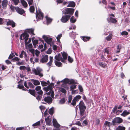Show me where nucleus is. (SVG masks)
<instances>
[{
    "mask_svg": "<svg viewBox=\"0 0 130 130\" xmlns=\"http://www.w3.org/2000/svg\"><path fill=\"white\" fill-rule=\"evenodd\" d=\"M74 10L72 8H67L63 11V13L65 15L69 14V15H72L74 12Z\"/></svg>",
    "mask_w": 130,
    "mask_h": 130,
    "instance_id": "obj_3",
    "label": "nucleus"
},
{
    "mask_svg": "<svg viewBox=\"0 0 130 130\" xmlns=\"http://www.w3.org/2000/svg\"><path fill=\"white\" fill-rule=\"evenodd\" d=\"M53 123L54 126L55 127L58 128L60 126V125L57 123L56 119H53Z\"/></svg>",
    "mask_w": 130,
    "mask_h": 130,
    "instance_id": "obj_13",
    "label": "nucleus"
},
{
    "mask_svg": "<svg viewBox=\"0 0 130 130\" xmlns=\"http://www.w3.org/2000/svg\"><path fill=\"white\" fill-rule=\"evenodd\" d=\"M29 10L31 12H34L35 10V7L34 6H30L29 8Z\"/></svg>",
    "mask_w": 130,
    "mask_h": 130,
    "instance_id": "obj_35",
    "label": "nucleus"
},
{
    "mask_svg": "<svg viewBox=\"0 0 130 130\" xmlns=\"http://www.w3.org/2000/svg\"><path fill=\"white\" fill-rule=\"evenodd\" d=\"M117 106L115 105L114 108L113 109L112 112L113 113H115L116 111H117Z\"/></svg>",
    "mask_w": 130,
    "mask_h": 130,
    "instance_id": "obj_56",
    "label": "nucleus"
},
{
    "mask_svg": "<svg viewBox=\"0 0 130 130\" xmlns=\"http://www.w3.org/2000/svg\"><path fill=\"white\" fill-rule=\"evenodd\" d=\"M18 88L20 89H22L23 88H24V87L23 85L19 84L18 86Z\"/></svg>",
    "mask_w": 130,
    "mask_h": 130,
    "instance_id": "obj_57",
    "label": "nucleus"
},
{
    "mask_svg": "<svg viewBox=\"0 0 130 130\" xmlns=\"http://www.w3.org/2000/svg\"><path fill=\"white\" fill-rule=\"evenodd\" d=\"M65 102V98H63L60 100L59 103L61 104H62L64 103Z\"/></svg>",
    "mask_w": 130,
    "mask_h": 130,
    "instance_id": "obj_43",
    "label": "nucleus"
},
{
    "mask_svg": "<svg viewBox=\"0 0 130 130\" xmlns=\"http://www.w3.org/2000/svg\"><path fill=\"white\" fill-rule=\"evenodd\" d=\"M28 92L34 97H36V91L34 90L29 89Z\"/></svg>",
    "mask_w": 130,
    "mask_h": 130,
    "instance_id": "obj_16",
    "label": "nucleus"
},
{
    "mask_svg": "<svg viewBox=\"0 0 130 130\" xmlns=\"http://www.w3.org/2000/svg\"><path fill=\"white\" fill-rule=\"evenodd\" d=\"M39 11V14H40L41 17H42V19H43V18L44 17L43 13L42 12H41V10L40 9H39L38 10Z\"/></svg>",
    "mask_w": 130,
    "mask_h": 130,
    "instance_id": "obj_46",
    "label": "nucleus"
},
{
    "mask_svg": "<svg viewBox=\"0 0 130 130\" xmlns=\"http://www.w3.org/2000/svg\"><path fill=\"white\" fill-rule=\"evenodd\" d=\"M36 12L37 13L36 14V17L37 19L38 18V19H42V17H41V16L40 15V14H39L38 12V10H37V8H36Z\"/></svg>",
    "mask_w": 130,
    "mask_h": 130,
    "instance_id": "obj_25",
    "label": "nucleus"
},
{
    "mask_svg": "<svg viewBox=\"0 0 130 130\" xmlns=\"http://www.w3.org/2000/svg\"><path fill=\"white\" fill-rule=\"evenodd\" d=\"M60 91L64 93H66L67 92V91L66 89L63 88H61L60 89Z\"/></svg>",
    "mask_w": 130,
    "mask_h": 130,
    "instance_id": "obj_53",
    "label": "nucleus"
},
{
    "mask_svg": "<svg viewBox=\"0 0 130 130\" xmlns=\"http://www.w3.org/2000/svg\"><path fill=\"white\" fill-rule=\"evenodd\" d=\"M14 5H16L18 4L19 2V0H12Z\"/></svg>",
    "mask_w": 130,
    "mask_h": 130,
    "instance_id": "obj_45",
    "label": "nucleus"
},
{
    "mask_svg": "<svg viewBox=\"0 0 130 130\" xmlns=\"http://www.w3.org/2000/svg\"><path fill=\"white\" fill-rule=\"evenodd\" d=\"M42 38L45 42L47 40V39L48 38V37H47V36L45 35L43 36H42Z\"/></svg>",
    "mask_w": 130,
    "mask_h": 130,
    "instance_id": "obj_63",
    "label": "nucleus"
},
{
    "mask_svg": "<svg viewBox=\"0 0 130 130\" xmlns=\"http://www.w3.org/2000/svg\"><path fill=\"white\" fill-rule=\"evenodd\" d=\"M61 58H62L61 56V55L60 54H59L57 55H56L55 56V59L57 60L60 61L61 59Z\"/></svg>",
    "mask_w": 130,
    "mask_h": 130,
    "instance_id": "obj_19",
    "label": "nucleus"
},
{
    "mask_svg": "<svg viewBox=\"0 0 130 130\" xmlns=\"http://www.w3.org/2000/svg\"><path fill=\"white\" fill-rule=\"evenodd\" d=\"M7 68V67L5 65L3 64L1 68L2 70H4L6 69Z\"/></svg>",
    "mask_w": 130,
    "mask_h": 130,
    "instance_id": "obj_54",
    "label": "nucleus"
},
{
    "mask_svg": "<svg viewBox=\"0 0 130 130\" xmlns=\"http://www.w3.org/2000/svg\"><path fill=\"white\" fill-rule=\"evenodd\" d=\"M82 38L83 40L85 42L89 41L90 38L89 37L83 36Z\"/></svg>",
    "mask_w": 130,
    "mask_h": 130,
    "instance_id": "obj_30",
    "label": "nucleus"
},
{
    "mask_svg": "<svg viewBox=\"0 0 130 130\" xmlns=\"http://www.w3.org/2000/svg\"><path fill=\"white\" fill-rule=\"evenodd\" d=\"M15 55H14L13 53H11V54L8 57V59H11L14 57Z\"/></svg>",
    "mask_w": 130,
    "mask_h": 130,
    "instance_id": "obj_52",
    "label": "nucleus"
},
{
    "mask_svg": "<svg viewBox=\"0 0 130 130\" xmlns=\"http://www.w3.org/2000/svg\"><path fill=\"white\" fill-rule=\"evenodd\" d=\"M45 120L47 124L48 125H50L51 122L48 117L45 118Z\"/></svg>",
    "mask_w": 130,
    "mask_h": 130,
    "instance_id": "obj_24",
    "label": "nucleus"
},
{
    "mask_svg": "<svg viewBox=\"0 0 130 130\" xmlns=\"http://www.w3.org/2000/svg\"><path fill=\"white\" fill-rule=\"evenodd\" d=\"M104 53H106L107 54H109L108 47L104 49Z\"/></svg>",
    "mask_w": 130,
    "mask_h": 130,
    "instance_id": "obj_59",
    "label": "nucleus"
},
{
    "mask_svg": "<svg viewBox=\"0 0 130 130\" xmlns=\"http://www.w3.org/2000/svg\"><path fill=\"white\" fill-rule=\"evenodd\" d=\"M121 34L122 36L124 35L127 36L128 35V33L126 31H124L122 32Z\"/></svg>",
    "mask_w": 130,
    "mask_h": 130,
    "instance_id": "obj_55",
    "label": "nucleus"
},
{
    "mask_svg": "<svg viewBox=\"0 0 130 130\" xmlns=\"http://www.w3.org/2000/svg\"><path fill=\"white\" fill-rule=\"evenodd\" d=\"M95 122L96 125H98L99 124L100 122V119L99 118H96L95 119Z\"/></svg>",
    "mask_w": 130,
    "mask_h": 130,
    "instance_id": "obj_37",
    "label": "nucleus"
},
{
    "mask_svg": "<svg viewBox=\"0 0 130 130\" xmlns=\"http://www.w3.org/2000/svg\"><path fill=\"white\" fill-rule=\"evenodd\" d=\"M15 10L18 13L21 15L25 13V11L23 9L20 8L18 7H15Z\"/></svg>",
    "mask_w": 130,
    "mask_h": 130,
    "instance_id": "obj_7",
    "label": "nucleus"
},
{
    "mask_svg": "<svg viewBox=\"0 0 130 130\" xmlns=\"http://www.w3.org/2000/svg\"><path fill=\"white\" fill-rule=\"evenodd\" d=\"M40 121H38L36 123L33 124L32 125V126L34 127H36L37 126H40Z\"/></svg>",
    "mask_w": 130,
    "mask_h": 130,
    "instance_id": "obj_32",
    "label": "nucleus"
},
{
    "mask_svg": "<svg viewBox=\"0 0 130 130\" xmlns=\"http://www.w3.org/2000/svg\"><path fill=\"white\" fill-rule=\"evenodd\" d=\"M49 113L51 115H52L54 113V109L52 108L50 109L48 111Z\"/></svg>",
    "mask_w": 130,
    "mask_h": 130,
    "instance_id": "obj_41",
    "label": "nucleus"
},
{
    "mask_svg": "<svg viewBox=\"0 0 130 130\" xmlns=\"http://www.w3.org/2000/svg\"><path fill=\"white\" fill-rule=\"evenodd\" d=\"M20 60V59L18 57H15L14 58L12 59L11 60L13 61L14 62L15 61H19Z\"/></svg>",
    "mask_w": 130,
    "mask_h": 130,
    "instance_id": "obj_49",
    "label": "nucleus"
},
{
    "mask_svg": "<svg viewBox=\"0 0 130 130\" xmlns=\"http://www.w3.org/2000/svg\"><path fill=\"white\" fill-rule=\"evenodd\" d=\"M4 20L6 21V20L0 17V25L4 24H5Z\"/></svg>",
    "mask_w": 130,
    "mask_h": 130,
    "instance_id": "obj_34",
    "label": "nucleus"
},
{
    "mask_svg": "<svg viewBox=\"0 0 130 130\" xmlns=\"http://www.w3.org/2000/svg\"><path fill=\"white\" fill-rule=\"evenodd\" d=\"M41 84L42 86H46L48 85V83L44 81H41Z\"/></svg>",
    "mask_w": 130,
    "mask_h": 130,
    "instance_id": "obj_40",
    "label": "nucleus"
},
{
    "mask_svg": "<svg viewBox=\"0 0 130 130\" xmlns=\"http://www.w3.org/2000/svg\"><path fill=\"white\" fill-rule=\"evenodd\" d=\"M44 101L48 104H50L52 102L53 99L51 97L47 96L45 98Z\"/></svg>",
    "mask_w": 130,
    "mask_h": 130,
    "instance_id": "obj_6",
    "label": "nucleus"
},
{
    "mask_svg": "<svg viewBox=\"0 0 130 130\" xmlns=\"http://www.w3.org/2000/svg\"><path fill=\"white\" fill-rule=\"evenodd\" d=\"M78 89L80 92H83V90L82 86L81 85H79L78 86Z\"/></svg>",
    "mask_w": 130,
    "mask_h": 130,
    "instance_id": "obj_62",
    "label": "nucleus"
},
{
    "mask_svg": "<svg viewBox=\"0 0 130 130\" xmlns=\"http://www.w3.org/2000/svg\"><path fill=\"white\" fill-rule=\"evenodd\" d=\"M99 64L101 67L103 68H105L107 67V64L103 62H99Z\"/></svg>",
    "mask_w": 130,
    "mask_h": 130,
    "instance_id": "obj_28",
    "label": "nucleus"
},
{
    "mask_svg": "<svg viewBox=\"0 0 130 130\" xmlns=\"http://www.w3.org/2000/svg\"><path fill=\"white\" fill-rule=\"evenodd\" d=\"M104 124L108 126V127L110 126V122L107 121H106L104 123Z\"/></svg>",
    "mask_w": 130,
    "mask_h": 130,
    "instance_id": "obj_60",
    "label": "nucleus"
},
{
    "mask_svg": "<svg viewBox=\"0 0 130 130\" xmlns=\"http://www.w3.org/2000/svg\"><path fill=\"white\" fill-rule=\"evenodd\" d=\"M72 95H70L68 97V104H70L72 105L73 106L75 105L76 104L77 101H78L82 97L79 95H77L75 97H74L72 100V102H71L72 100Z\"/></svg>",
    "mask_w": 130,
    "mask_h": 130,
    "instance_id": "obj_2",
    "label": "nucleus"
},
{
    "mask_svg": "<svg viewBox=\"0 0 130 130\" xmlns=\"http://www.w3.org/2000/svg\"><path fill=\"white\" fill-rule=\"evenodd\" d=\"M34 30L33 29L31 28L28 29L26 32L32 34L33 35H35V34L34 33Z\"/></svg>",
    "mask_w": 130,
    "mask_h": 130,
    "instance_id": "obj_20",
    "label": "nucleus"
},
{
    "mask_svg": "<svg viewBox=\"0 0 130 130\" xmlns=\"http://www.w3.org/2000/svg\"><path fill=\"white\" fill-rule=\"evenodd\" d=\"M8 4V1L7 0H4L2 2V5L3 8L6 7Z\"/></svg>",
    "mask_w": 130,
    "mask_h": 130,
    "instance_id": "obj_18",
    "label": "nucleus"
},
{
    "mask_svg": "<svg viewBox=\"0 0 130 130\" xmlns=\"http://www.w3.org/2000/svg\"><path fill=\"white\" fill-rule=\"evenodd\" d=\"M77 107H79L80 116L82 117L85 114L86 107L85 106V104L83 101H80L78 105L76 107L75 109L76 111L77 110Z\"/></svg>",
    "mask_w": 130,
    "mask_h": 130,
    "instance_id": "obj_1",
    "label": "nucleus"
},
{
    "mask_svg": "<svg viewBox=\"0 0 130 130\" xmlns=\"http://www.w3.org/2000/svg\"><path fill=\"white\" fill-rule=\"evenodd\" d=\"M76 85L74 84L71 86L70 88V90L71 91L75 89L76 88Z\"/></svg>",
    "mask_w": 130,
    "mask_h": 130,
    "instance_id": "obj_44",
    "label": "nucleus"
},
{
    "mask_svg": "<svg viewBox=\"0 0 130 130\" xmlns=\"http://www.w3.org/2000/svg\"><path fill=\"white\" fill-rule=\"evenodd\" d=\"M74 17L72 16L70 18V21L72 23H73L75 22L76 19H74Z\"/></svg>",
    "mask_w": 130,
    "mask_h": 130,
    "instance_id": "obj_38",
    "label": "nucleus"
},
{
    "mask_svg": "<svg viewBox=\"0 0 130 130\" xmlns=\"http://www.w3.org/2000/svg\"><path fill=\"white\" fill-rule=\"evenodd\" d=\"M123 121V120L119 117H116L113 119L112 121V125L115 126L117 124H120Z\"/></svg>",
    "mask_w": 130,
    "mask_h": 130,
    "instance_id": "obj_4",
    "label": "nucleus"
},
{
    "mask_svg": "<svg viewBox=\"0 0 130 130\" xmlns=\"http://www.w3.org/2000/svg\"><path fill=\"white\" fill-rule=\"evenodd\" d=\"M45 18L47 22V23H50L52 21V19L50 18H49L47 17H46Z\"/></svg>",
    "mask_w": 130,
    "mask_h": 130,
    "instance_id": "obj_47",
    "label": "nucleus"
},
{
    "mask_svg": "<svg viewBox=\"0 0 130 130\" xmlns=\"http://www.w3.org/2000/svg\"><path fill=\"white\" fill-rule=\"evenodd\" d=\"M61 82H63L65 84H69V79L67 78H65L63 80H62Z\"/></svg>",
    "mask_w": 130,
    "mask_h": 130,
    "instance_id": "obj_31",
    "label": "nucleus"
},
{
    "mask_svg": "<svg viewBox=\"0 0 130 130\" xmlns=\"http://www.w3.org/2000/svg\"><path fill=\"white\" fill-rule=\"evenodd\" d=\"M36 99L38 100V101H40L42 98V95H38L37 96H36Z\"/></svg>",
    "mask_w": 130,
    "mask_h": 130,
    "instance_id": "obj_48",
    "label": "nucleus"
},
{
    "mask_svg": "<svg viewBox=\"0 0 130 130\" xmlns=\"http://www.w3.org/2000/svg\"><path fill=\"white\" fill-rule=\"evenodd\" d=\"M125 127L119 126L116 128V130H125Z\"/></svg>",
    "mask_w": 130,
    "mask_h": 130,
    "instance_id": "obj_27",
    "label": "nucleus"
},
{
    "mask_svg": "<svg viewBox=\"0 0 130 130\" xmlns=\"http://www.w3.org/2000/svg\"><path fill=\"white\" fill-rule=\"evenodd\" d=\"M107 21L109 22H110L113 23H116L117 22L116 18L110 17L107 19Z\"/></svg>",
    "mask_w": 130,
    "mask_h": 130,
    "instance_id": "obj_8",
    "label": "nucleus"
},
{
    "mask_svg": "<svg viewBox=\"0 0 130 130\" xmlns=\"http://www.w3.org/2000/svg\"><path fill=\"white\" fill-rule=\"evenodd\" d=\"M21 35L22 37H23V39H25V40L26 41L28 40L29 35L26 32H24Z\"/></svg>",
    "mask_w": 130,
    "mask_h": 130,
    "instance_id": "obj_9",
    "label": "nucleus"
},
{
    "mask_svg": "<svg viewBox=\"0 0 130 130\" xmlns=\"http://www.w3.org/2000/svg\"><path fill=\"white\" fill-rule=\"evenodd\" d=\"M88 123L87 122V121L86 120H84L83 123V125L84 126H86V125L88 124Z\"/></svg>",
    "mask_w": 130,
    "mask_h": 130,
    "instance_id": "obj_58",
    "label": "nucleus"
},
{
    "mask_svg": "<svg viewBox=\"0 0 130 130\" xmlns=\"http://www.w3.org/2000/svg\"><path fill=\"white\" fill-rule=\"evenodd\" d=\"M77 84V83L75 82V81L73 79H69V84Z\"/></svg>",
    "mask_w": 130,
    "mask_h": 130,
    "instance_id": "obj_36",
    "label": "nucleus"
},
{
    "mask_svg": "<svg viewBox=\"0 0 130 130\" xmlns=\"http://www.w3.org/2000/svg\"><path fill=\"white\" fill-rule=\"evenodd\" d=\"M62 56L63 58L64 59H67L68 57V54L64 52H63Z\"/></svg>",
    "mask_w": 130,
    "mask_h": 130,
    "instance_id": "obj_26",
    "label": "nucleus"
},
{
    "mask_svg": "<svg viewBox=\"0 0 130 130\" xmlns=\"http://www.w3.org/2000/svg\"><path fill=\"white\" fill-rule=\"evenodd\" d=\"M31 80V82L33 84L34 86H37L40 84V82L38 80L32 79L30 80L29 81Z\"/></svg>",
    "mask_w": 130,
    "mask_h": 130,
    "instance_id": "obj_11",
    "label": "nucleus"
},
{
    "mask_svg": "<svg viewBox=\"0 0 130 130\" xmlns=\"http://www.w3.org/2000/svg\"><path fill=\"white\" fill-rule=\"evenodd\" d=\"M130 113L129 111H127L126 110H124L121 115L123 117H125L129 114Z\"/></svg>",
    "mask_w": 130,
    "mask_h": 130,
    "instance_id": "obj_17",
    "label": "nucleus"
},
{
    "mask_svg": "<svg viewBox=\"0 0 130 130\" xmlns=\"http://www.w3.org/2000/svg\"><path fill=\"white\" fill-rule=\"evenodd\" d=\"M43 89L46 92H47L49 90L50 91V90H53L52 89V85H50L47 87H44Z\"/></svg>",
    "mask_w": 130,
    "mask_h": 130,
    "instance_id": "obj_15",
    "label": "nucleus"
},
{
    "mask_svg": "<svg viewBox=\"0 0 130 130\" xmlns=\"http://www.w3.org/2000/svg\"><path fill=\"white\" fill-rule=\"evenodd\" d=\"M68 60L70 63H72L73 61V59L69 56H68Z\"/></svg>",
    "mask_w": 130,
    "mask_h": 130,
    "instance_id": "obj_50",
    "label": "nucleus"
},
{
    "mask_svg": "<svg viewBox=\"0 0 130 130\" xmlns=\"http://www.w3.org/2000/svg\"><path fill=\"white\" fill-rule=\"evenodd\" d=\"M21 1L23 6L25 8L26 7L28 6L27 2L24 0H21Z\"/></svg>",
    "mask_w": 130,
    "mask_h": 130,
    "instance_id": "obj_23",
    "label": "nucleus"
},
{
    "mask_svg": "<svg viewBox=\"0 0 130 130\" xmlns=\"http://www.w3.org/2000/svg\"><path fill=\"white\" fill-rule=\"evenodd\" d=\"M62 35L61 34H60L59 35H58L57 37H56V39L58 42H60V39L62 37Z\"/></svg>",
    "mask_w": 130,
    "mask_h": 130,
    "instance_id": "obj_51",
    "label": "nucleus"
},
{
    "mask_svg": "<svg viewBox=\"0 0 130 130\" xmlns=\"http://www.w3.org/2000/svg\"><path fill=\"white\" fill-rule=\"evenodd\" d=\"M50 60L49 62L47 63L46 64L49 67L51 66L53 62V58L51 56H50Z\"/></svg>",
    "mask_w": 130,
    "mask_h": 130,
    "instance_id": "obj_21",
    "label": "nucleus"
},
{
    "mask_svg": "<svg viewBox=\"0 0 130 130\" xmlns=\"http://www.w3.org/2000/svg\"><path fill=\"white\" fill-rule=\"evenodd\" d=\"M71 16L70 15H66L63 16L61 19V22L64 23L67 22L70 19Z\"/></svg>",
    "mask_w": 130,
    "mask_h": 130,
    "instance_id": "obj_5",
    "label": "nucleus"
},
{
    "mask_svg": "<svg viewBox=\"0 0 130 130\" xmlns=\"http://www.w3.org/2000/svg\"><path fill=\"white\" fill-rule=\"evenodd\" d=\"M27 84L29 86V88L33 89L35 88V86L34 85L32 84L31 82H29L27 83Z\"/></svg>",
    "mask_w": 130,
    "mask_h": 130,
    "instance_id": "obj_22",
    "label": "nucleus"
},
{
    "mask_svg": "<svg viewBox=\"0 0 130 130\" xmlns=\"http://www.w3.org/2000/svg\"><path fill=\"white\" fill-rule=\"evenodd\" d=\"M20 69L21 70H24L26 69V67L25 66H21L20 67Z\"/></svg>",
    "mask_w": 130,
    "mask_h": 130,
    "instance_id": "obj_64",
    "label": "nucleus"
},
{
    "mask_svg": "<svg viewBox=\"0 0 130 130\" xmlns=\"http://www.w3.org/2000/svg\"><path fill=\"white\" fill-rule=\"evenodd\" d=\"M55 63L56 66L58 67H60L62 64L61 62L57 61H55Z\"/></svg>",
    "mask_w": 130,
    "mask_h": 130,
    "instance_id": "obj_33",
    "label": "nucleus"
},
{
    "mask_svg": "<svg viewBox=\"0 0 130 130\" xmlns=\"http://www.w3.org/2000/svg\"><path fill=\"white\" fill-rule=\"evenodd\" d=\"M48 60V56L45 55L42 58L41 60V61L42 63L46 62Z\"/></svg>",
    "mask_w": 130,
    "mask_h": 130,
    "instance_id": "obj_12",
    "label": "nucleus"
},
{
    "mask_svg": "<svg viewBox=\"0 0 130 130\" xmlns=\"http://www.w3.org/2000/svg\"><path fill=\"white\" fill-rule=\"evenodd\" d=\"M33 38H32V43L33 45L37 44L38 43V41L37 40H35L33 41Z\"/></svg>",
    "mask_w": 130,
    "mask_h": 130,
    "instance_id": "obj_42",
    "label": "nucleus"
},
{
    "mask_svg": "<svg viewBox=\"0 0 130 130\" xmlns=\"http://www.w3.org/2000/svg\"><path fill=\"white\" fill-rule=\"evenodd\" d=\"M6 25L7 26L11 25L12 27L13 28L15 26V24L12 20H9L7 22Z\"/></svg>",
    "mask_w": 130,
    "mask_h": 130,
    "instance_id": "obj_10",
    "label": "nucleus"
},
{
    "mask_svg": "<svg viewBox=\"0 0 130 130\" xmlns=\"http://www.w3.org/2000/svg\"><path fill=\"white\" fill-rule=\"evenodd\" d=\"M75 4L73 1H70L69 2V4L68 5L67 7H75Z\"/></svg>",
    "mask_w": 130,
    "mask_h": 130,
    "instance_id": "obj_14",
    "label": "nucleus"
},
{
    "mask_svg": "<svg viewBox=\"0 0 130 130\" xmlns=\"http://www.w3.org/2000/svg\"><path fill=\"white\" fill-rule=\"evenodd\" d=\"M53 40L52 38H48L47 40L46 41V42L48 44H50Z\"/></svg>",
    "mask_w": 130,
    "mask_h": 130,
    "instance_id": "obj_39",
    "label": "nucleus"
},
{
    "mask_svg": "<svg viewBox=\"0 0 130 130\" xmlns=\"http://www.w3.org/2000/svg\"><path fill=\"white\" fill-rule=\"evenodd\" d=\"M112 34H109L106 38V39L107 41H110L112 38Z\"/></svg>",
    "mask_w": 130,
    "mask_h": 130,
    "instance_id": "obj_29",
    "label": "nucleus"
},
{
    "mask_svg": "<svg viewBox=\"0 0 130 130\" xmlns=\"http://www.w3.org/2000/svg\"><path fill=\"white\" fill-rule=\"evenodd\" d=\"M41 88V87L40 86H38L36 87L35 89L37 91L40 90Z\"/></svg>",
    "mask_w": 130,
    "mask_h": 130,
    "instance_id": "obj_61",
    "label": "nucleus"
}]
</instances>
